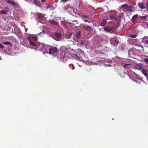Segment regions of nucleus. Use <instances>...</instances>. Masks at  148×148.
<instances>
[{
    "label": "nucleus",
    "instance_id": "1",
    "mask_svg": "<svg viewBox=\"0 0 148 148\" xmlns=\"http://www.w3.org/2000/svg\"><path fill=\"white\" fill-rule=\"evenodd\" d=\"M60 58L61 61L65 62L69 58H75L81 61H83L84 60L82 57H79V55L78 53H76L73 50L71 49L72 53L69 54L67 52V49L64 47H61L60 48Z\"/></svg>",
    "mask_w": 148,
    "mask_h": 148
},
{
    "label": "nucleus",
    "instance_id": "2",
    "mask_svg": "<svg viewBox=\"0 0 148 148\" xmlns=\"http://www.w3.org/2000/svg\"><path fill=\"white\" fill-rule=\"evenodd\" d=\"M59 52V50L57 48L52 47L49 49L48 53L54 57H56L60 58L59 56H57V55Z\"/></svg>",
    "mask_w": 148,
    "mask_h": 148
},
{
    "label": "nucleus",
    "instance_id": "3",
    "mask_svg": "<svg viewBox=\"0 0 148 148\" xmlns=\"http://www.w3.org/2000/svg\"><path fill=\"white\" fill-rule=\"evenodd\" d=\"M38 48L40 50L43 51H44L43 54L45 55V54L48 53L49 48L47 45L44 44H41L40 45Z\"/></svg>",
    "mask_w": 148,
    "mask_h": 148
},
{
    "label": "nucleus",
    "instance_id": "4",
    "mask_svg": "<svg viewBox=\"0 0 148 148\" xmlns=\"http://www.w3.org/2000/svg\"><path fill=\"white\" fill-rule=\"evenodd\" d=\"M117 63L118 64H122L123 65H131L130 64L127 63L126 62L129 60L126 59H123L120 58H117Z\"/></svg>",
    "mask_w": 148,
    "mask_h": 148
},
{
    "label": "nucleus",
    "instance_id": "5",
    "mask_svg": "<svg viewBox=\"0 0 148 148\" xmlns=\"http://www.w3.org/2000/svg\"><path fill=\"white\" fill-rule=\"evenodd\" d=\"M138 67H136V69H138L140 70L145 75H147V71L146 69H145L143 68L141 66L142 65H137Z\"/></svg>",
    "mask_w": 148,
    "mask_h": 148
},
{
    "label": "nucleus",
    "instance_id": "6",
    "mask_svg": "<svg viewBox=\"0 0 148 148\" xmlns=\"http://www.w3.org/2000/svg\"><path fill=\"white\" fill-rule=\"evenodd\" d=\"M110 42L111 43L114 45H116L119 43V41L114 37L110 39Z\"/></svg>",
    "mask_w": 148,
    "mask_h": 148
},
{
    "label": "nucleus",
    "instance_id": "7",
    "mask_svg": "<svg viewBox=\"0 0 148 148\" xmlns=\"http://www.w3.org/2000/svg\"><path fill=\"white\" fill-rule=\"evenodd\" d=\"M42 34V32L38 34L37 35H34V34H29V36L33 38V39L35 40H38L37 36H38L40 35L41 34Z\"/></svg>",
    "mask_w": 148,
    "mask_h": 148
},
{
    "label": "nucleus",
    "instance_id": "8",
    "mask_svg": "<svg viewBox=\"0 0 148 148\" xmlns=\"http://www.w3.org/2000/svg\"><path fill=\"white\" fill-rule=\"evenodd\" d=\"M33 1L34 3L37 6L40 7L42 5V3L38 0H34Z\"/></svg>",
    "mask_w": 148,
    "mask_h": 148
},
{
    "label": "nucleus",
    "instance_id": "9",
    "mask_svg": "<svg viewBox=\"0 0 148 148\" xmlns=\"http://www.w3.org/2000/svg\"><path fill=\"white\" fill-rule=\"evenodd\" d=\"M138 16L137 14H136L133 16L132 18V21L134 23H136L137 22Z\"/></svg>",
    "mask_w": 148,
    "mask_h": 148
},
{
    "label": "nucleus",
    "instance_id": "10",
    "mask_svg": "<svg viewBox=\"0 0 148 148\" xmlns=\"http://www.w3.org/2000/svg\"><path fill=\"white\" fill-rule=\"evenodd\" d=\"M9 9L8 8H5L3 10L0 11V14H6L9 11Z\"/></svg>",
    "mask_w": 148,
    "mask_h": 148
},
{
    "label": "nucleus",
    "instance_id": "11",
    "mask_svg": "<svg viewBox=\"0 0 148 148\" xmlns=\"http://www.w3.org/2000/svg\"><path fill=\"white\" fill-rule=\"evenodd\" d=\"M83 20L85 21L88 22L89 23L91 22L89 20V18L86 16H83L82 17Z\"/></svg>",
    "mask_w": 148,
    "mask_h": 148
},
{
    "label": "nucleus",
    "instance_id": "12",
    "mask_svg": "<svg viewBox=\"0 0 148 148\" xmlns=\"http://www.w3.org/2000/svg\"><path fill=\"white\" fill-rule=\"evenodd\" d=\"M84 29L88 31H91L92 30L91 27L88 25H84L83 27Z\"/></svg>",
    "mask_w": 148,
    "mask_h": 148
},
{
    "label": "nucleus",
    "instance_id": "13",
    "mask_svg": "<svg viewBox=\"0 0 148 148\" xmlns=\"http://www.w3.org/2000/svg\"><path fill=\"white\" fill-rule=\"evenodd\" d=\"M138 5L140 8L144 9L145 8V6L143 3L140 2L138 3Z\"/></svg>",
    "mask_w": 148,
    "mask_h": 148
},
{
    "label": "nucleus",
    "instance_id": "14",
    "mask_svg": "<svg viewBox=\"0 0 148 148\" xmlns=\"http://www.w3.org/2000/svg\"><path fill=\"white\" fill-rule=\"evenodd\" d=\"M45 15V14H42L41 13L40 14L38 13H37V16L38 17L40 20L42 19L44 17V16Z\"/></svg>",
    "mask_w": 148,
    "mask_h": 148
},
{
    "label": "nucleus",
    "instance_id": "15",
    "mask_svg": "<svg viewBox=\"0 0 148 148\" xmlns=\"http://www.w3.org/2000/svg\"><path fill=\"white\" fill-rule=\"evenodd\" d=\"M49 23L51 24L54 25H57L58 24V22L53 20H49Z\"/></svg>",
    "mask_w": 148,
    "mask_h": 148
},
{
    "label": "nucleus",
    "instance_id": "16",
    "mask_svg": "<svg viewBox=\"0 0 148 148\" xmlns=\"http://www.w3.org/2000/svg\"><path fill=\"white\" fill-rule=\"evenodd\" d=\"M142 41L144 43L148 44V36L143 38Z\"/></svg>",
    "mask_w": 148,
    "mask_h": 148
},
{
    "label": "nucleus",
    "instance_id": "17",
    "mask_svg": "<svg viewBox=\"0 0 148 148\" xmlns=\"http://www.w3.org/2000/svg\"><path fill=\"white\" fill-rule=\"evenodd\" d=\"M110 20H116L117 19V18L116 16L115 15H111L110 16Z\"/></svg>",
    "mask_w": 148,
    "mask_h": 148
},
{
    "label": "nucleus",
    "instance_id": "18",
    "mask_svg": "<svg viewBox=\"0 0 148 148\" xmlns=\"http://www.w3.org/2000/svg\"><path fill=\"white\" fill-rule=\"evenodd\" d=\"M107 22L106 20L105 19H103L102 20V22L100 23V25L102 26H105L106 25V23Z\"/></svg>",
    "mask_w": 148,
    "mask_h": 148
},
{
    "label": "nucleus",
    "instance_id": "19",
    "mask_svg": "<svg viewBox=\"0 0 148 148\" xmlns=\"http://www.w3.org/2000/svg\"><path fill=\"white\" fill-rule=\"evenodd\" d=\"M104 30L106 31L107 32H109L111 30L112 28L108 26L105 27L104 28Z\"/></svg>",
    "mask_w": 148,
    "mask_h": 148
},
{
    "label": "nucleus",
    "instance_id": "20",
    "mask_svg": "<svg viewBox=\"0 0 148 148\" xmlns=\"http://www.w3.org/2000/svg\"><path fill=\"white\" fill-rule=\"evenodd\" d=\"M133 42V44L135 45H137L138 44V42L137 40L136 39H134L132 40Z\"/></svg>",
    "mask_w": 148,
    "mask_h": 148
},
{
    "label": "nucleus",
    "instance_id": "21",
    "mask_svg": "<svg viewBox=\"0 0 148 148\" xmlns=\"http://www.w3.org/2000/svg\"><path fill=\"white\" fill-rule=\"evenodd\" d=\"M29 43L30 45L34 47H36L37 48H38V47H37L36 44L33 42L32 41H30Z\"/></svg>",
    "mask_w": 148,
    "mask_h": 148
},
{
    "label": "nucleus",
    "instance_id": "22",
    "mask_svg": "<svg viewBox=\"0 0 148 148\" xmlns=\"http://www.w3.org/2000/svg\"><path fill=\"white\" fill-rule=\"evenodd\" d=\"M67 10L71 12L73 11V8L71 7L70 5H68L67 6Z\"/></svg>",
    "mask_w": 148,
    "mask_h": 148
},
{
    "label": "nucleus",
    "instance_id": "23",
    "mask_svg": "<svg viewBox=\"0 0 148 148\" xmlns=\"http://www.w3.org/2000/svg\"><path fill=\"white\" fill-rule=\"evenodd\" d=\"M78 51L81 54V55L85 57V53L84 51L81 49H79Z\"/></svg>",
    "mask_w": 148,
    "mask_h": 148
},
{
    "label": "nucleus",
    "instance_id": "24",
    "mask_svg": "<svg viewBox=\"0 0 148 148\" xmlns=\"http://www.w3.org/2000/svg\"><path fill=\"white\" fill-rule=\"evenodd\" d=\"M46 8L47 9H49L50 10H53L54 9V8L52 6H51L50 5H48L46 7Z\"/></svg>",
    "mask_w": 148,
    "mask_h": 148
},
{
    "label": "nucleus",
    "instance_id": "25",
    "mask_svg": "<svg viewBox=\"0 0 148 148\" xmlns=\"http://www.w3.org/2000/svg\"><path fill=\"white\" fill-rule=\"evenodd\" d=\"M126 10L130 11H133L132 10V6H128V5Z\"/></svg>",
    "mask_w": 148,
    "mask_h": 148
},
{
    "label": "nucleus",
    "instance_id": "26",
    "mask_svg": "<svg viewBox=\"0 0 148 148\" xmlns=\"http://www.w3.org/2000/svg\"><path fill=\"white\" fill-rule=\"evenodd\" d=\"M128 5L127 4H124V5H121V7L123 9H127V7Z\"/></svg>",
    "mask_w": 148,
    "mask_h": 148
},
{
    "label": "nucleus",
    "instance_id": "27",
    "mask_svg": "<svg viewBox=\"0 0 148 148\" xmlns=\"http://www.w3.org/2000/svg\"><path fill=\"white\" fill-rule=\"evenodd\" d=\"M137 35L135 34H131L129 35L128 36L132 38H135L137 37Z\"/></svg>",
    "mask_w": 148,
    "mask_h": 148
},
{
    "label": "nucleus",
    "instance_id": "28",
    "mask_svg": "<svg viewBox=\"0 0 148 148\" xmlns=\"http://www.w3.org/2000/svg\"><path fill=\"white\" fill-rule=\"evenodd\" d=\"M80 32H79L77 33L75 35V37L77 38H79L80 36Z\"/></svg>",
    "mask_w": 148,
    "mask_h": 148
},
{
    "label": "nucleus",
    "instance_id": "29",
    "mask_svg": "<svg viewBox=\"0 0 148 148\" xmlns=\"http://www.w3.org/2000/svg\"><path fill=\"white\" fill-rule=\"evenodd\" d=\"M55 36L58 38H60L62 36L61 34L58 33H56L55 34Z\"/></svg>",
    "mask_w": 148,
    "mask_h": 148
},
{
    "label": "nucleus",
    "instance_id": "30",
    "mask_svg": "<svg viewBox=\"0 0 148 148\" xmlns=\"http://www.w3.org/2000/svg\"><path fill=\"white\" fill-rule=\"evenodd\" d=\"M3 43L5 45L11 44V42H4Z\"/></svg>",
    "mask_w": 148,
    "mask_h": 148
},
{
    "label": "nucleus",
    "instance_id": "31",
    "mask_svg": "<svg viewBox=\"0 0 148 148\" xmlns=\"http://www.w3.org/2000/svg\"><path fill=\"white\" fill-rule=\"evenodd\" d=\"M146 18H147V16H142L141 17H140V18L141 19H145Z\"/></svg>",
    "mask_w": 148,
    "mask_h": 148
},
{
    "label": "nucleus",
    "instance_id": "32",
    "mask_svg": "<svg viewBox=\"0 0 148 148\" xmlns=\"http://www.w3.org/2000/svg\"><path fill=\"white\" fill-rule=\"evenodd\" d=\"M95 59H93L92 61L91 62H92L91 64H95L96 65L97 64V63H96L95 62V63H94V62H95Z\"/></svg>",
    "mask_w": 148,
    "mask_h": 148
},
{
    "label": "nucleus",
    "instance_id": "33",
    "mask_svg": "<svg viewBox=\"0 0 148 148\" xmlns=\"http://www.w3.org/2000/svg\"><path fill=\"white\" fill-rule=\"evenodd\" d=\"M13 5H16V3H15L14 1H12L11 4Z\"/></svg>",
    "mask_w": 148,
    "mask_h": 148
},
{
    "label": "nucleus",
    "instance_id": "34",
    "mask_svg": "<svg viewBox=\"0 0 148 148\" xmlns=\"http://www.w3.org/2000/svg\"><path fill=\"white\" fill-rule=\"evenodd\" d=\"M144 61L147 64H148V58H145L144 59Z\"/></svg>",
    "mask_w": 148,
    "mask_h": 148
},
{
    "label": "nucleus",
    "instance_id": "35",
    "mask_svg": "<svg viewBox=\"0 0 148 148\" xmlns=\"http://www.w3.org/2000/svg\"><path fill=\"white\" fill-rule=\"evenodd\" d=\"M74 22H76V23H77V21L76 20H74L72 21L73 23L75 25V24L74 23Z\"/></svg>",
    "mask_w": 148,
    "mask_h": 148
},
{
    "label": "nucleus",
    "instance_id": "36",
    "mask_svg": "<svg viewBox=\"0 0 148 148\" xmlns=\"http://www.w3.org/2000/svg\"><path fill=\"white\" fill-rule=\"evenodd\" d=\"M11 2H12V1H10V0H7V2L8 3H9V4H11Z\"/></svg>",
    "mask_w": 148,
    "mask_h": 148
},
{
    "label": "nucleus",
    "instance_id": "37",
    "mask_svg": "<svg viewBox=\"0 0 148 148\" xmlns=\"http://www.w3.org/2000/svg\"><path fill=\"white\" fill-rule=\"evenodd\" d=\"M27 40L29 41V42H30V41H32L30 37H27Z\"/></svg>",
    "mask_w": 148,
    "mask_h": 148
},
{
    "label": "nucleus",
    "instance_id": "38",
    "mask_svg": "<svg viewBox=\"0 0 148 148\" xmlns=\"http://www.w3.org/2000/svg\"><path fill=\"white\" fill-rule=\"evenodd\" d=\"M4 46L2 44H0V48H3Z\"/></svg>",
    "mask_w": 148,
    "mask_h": 148
},
{
    "label": "nucleus",
    "instance_id": "39",
    "mask_svg": "<svg viewBox=\"0 0 148 148\" xmlns=\"http://www.w3.org/2000/svg\"><path fill=\"white\" fill-rule=\"evenodd\" d=\"M146 7L147 10H148V1L147 2L146 4Z\"/></svg>",
    "mask_w": 148,
    "mask_h": 148
},
{
    "label": "nucleus",
    "instance_id": "40",
    "mask_svg": "<svg viewBox=\"0 0 148 148\" xmlns=\"http://www.w3.org/2000/svg\"><path fill=\"white\" fill-rule=\"evenodd\" d=\"M41 1L43 3L45 2L46 1V0H41Z\"/></svg>",
    "mask_w": 148,
    "mask_h": 148
},
{
    "label": "nucleus",
    "instance_id": "41",
    "mask_svg": "<svg viewBox=\"0 0 148 148\" xmlns=\"http://www.w3.org/2000/svg\"><path fill=\"white\" fill-rule=\"evenodd\" d=\"M147 78V81H148V75H147L145 76Z\"/></svg>",
    "mask_w": 148,
    "mask_h": 148
},
{
    "label": "nucleus",
    "instance_id": "42",
    "mask_svg": "<svg viewBox=\"0 0 148 148\" xmlns=\"http://www.w3.org/2000/svg\"><path fill=\"white\" fill-rule=\"evenodd\" d=\"M62 0V1H64V2H66L68 1V0Z\"/></svg>",
    "mask_w": 148,
    "mask_h": 148
},
{
    "label": "nucleus",
    "instance_id": "43",
    "mask_svg": "<svg viewBox=\"0 0 148 148\" xmlns=\"http://www.w3.org/2000/svg\"><path fill=\"white\" fill-rule=\"evenodd\" d=\"M137 80H139V81H140V82H141V80L140 79L138 78L137 79Z\"/></svg>",
    "mask_w": 148,
    "mask_h": 148
},
{
    "label": "nucleus",
    "instance_id": "44",
    "mask_svg": "<svg viewBox=\"0 0 148 148\" xmlns=\"http://www.w3.org/2000/svg\"><path fill=\"white\" fill-rule=\"evenodd\" d=\"M132 53V51H130L129 52V54H131V53Z\"/></svg>",
    "mask_w": 148,
    "mask_h": 148
},
{
    "label": "nucleus",
    "instance_id": "45",
    "mask_svg": "<svg viewBox=\"0 0 148 148\" xmlns=\"http://www.w3.org/2000/svg\"><path fill=\"white\" fill-rule=\"evenodd\" d=\"M72 69H74L75 68V67L74 66V65H72Z\"/></svg>",
    "mask_w": 148,
    "mask_h": 148
},
{
    "label": "nucleus",
    "instance_id": "46",
    "mask_svg": "<svg viewBox=\"0 0 148 148\" xmlns=\"http://www.w3.org/2000/svg\"><path fill=\"white\" fill-rule=\"evenodd\" d=\"M121 16V14H120L119 15V18Z\"/></svg>",
    "mask_w": 148,
    "mask_h": 148
},
{
    "label": "nucleus",
    "instance_id": "47",
    "mask_svg": "<svg viewBox=\"0 0 148 148\" xmlns=\"http://www.w3.org/2000/svg\"><path fill=\"white\" fill-rule=\"evenodd\" d=\"M58 0H55V2H57L58 1Z\"/></svg>",
    "mask_w": 148,
    "mask_h": 148
},
{
    "label": "nucleus",
    "instance_id": "48",
    "mask_svg": "<svg viewBox=\"0 0 148 148\" xmlns=\"http://www.w3.org/2000/svg\"><path fill=\"white\" fill-rule=\"evenodd\" d=\"M141 47L143 49V47L142 45H141Z\"/></svg>",
    "mask_w": 148,
    "mask_h": 148
},
{
    "label": "nucleus",
    "instance_id": "49",
    "mask_svg": "<svg viewBox=\"0 0 148 148\" xmlns=\"http://www.w3.org/2000/svg\"><path fill=\"white\" fill-rule=\"evenodd\" d=\"M25 1H27V2H28V0H25Z\"/></svg>",
    "mask_w": 148,
    "mask_h": 148
},
{
    "label": "nucleus",
    "instance_id": "50",
    "mask_svg": "<svg viewBox=\"0 0 148 148\" xmlns=\"http://www.w3.org/2000/svg\"><path fill=\"white\" fill-rule=\"evenodd\" d=\"M69 65H73V64H70Z\"/></svg>",
    "mask_w": 148,
    "mask_h": 148
},
{
    "label": "nucleus",
    "instance_id": "51",
    "mask_svg": "<svg viewBox=\"0 0 148 148\" xmlns=\"http://www.w3.org/2000/svg\"><path fill=\"white\" fill-rule=\"evenodd\" d=\"M1 56H0V60H1Z\"/></svg>",
    "mask_w": 148,
    "mask_h": 148
},
{
    "label": "nucleus",
    "instance_id": "52",
    "mask_svg": "<svg viewBox=\"0 0 148 148\" xmlns=\"http://www.w3.org/2000/svg\"><path fill=\"white\" fill-rule=\"evenodd\" d=\"M133 80L134 81V82H136V81H135L134 79H133Z\"/></svg>",
    "mask_w": 148,
    "mask_h": 148
},
{
    "label": "nucleus",
    "instance_id": "53",
    "mask_svg": "<svg viewBox=\"0 0 148 148\" xmlns=\"http://www.w3.org/2000/svg\"><path fill=\"white\" fill-rule=\"evenodd\" d=\"M74 23L75 24V25H76V24H77V23H76V22H75V23Z\"/></svg>",
    "mask_w": 148,
    "mask_h": 148
},
{
    "label": "nucleus",
    "instance_id": "54",
    "mask_svg": "<svg viewBox=\"0 0 148 148\" xmlns=\"http://www.w3.org/2000/svg\"><path fill=\"white\" fill-rule=\"evenodd\" d=\"M106 14H108V12H106Z\"/></svg>",
    "mask_w": 148,
    "mask_h": 148
},
{
    "label": "nucleus",
    "instance_id": "55",
    "mask_svg": "<svg viewBox=\"0 0 148 148\" xmlns=\"http://www.w3.org/2000/svg\"><path fill=\"white\" fill-rule=\"evenodd\" d=\"M147 26H148V23H147Z\"/></svg>",
    "mask_w": 148,
    "mask_h": 148
}]
</instances>
